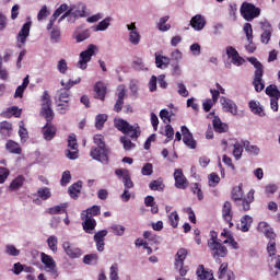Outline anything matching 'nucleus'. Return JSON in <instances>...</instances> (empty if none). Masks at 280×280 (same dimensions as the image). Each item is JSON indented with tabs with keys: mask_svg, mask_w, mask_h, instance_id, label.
Here are the masks:
<instances>
[{
	"mask_svg": "<svg viewBox=\"0 0 280 280\" xmlns=\"http://www.w3.org/2000/svg\"><path fill=\"white\" fill-rule=\"evenodd\" d=\"M222 218L225 222H228L230 229L233 226V206L230 201H225L222 207Z\"/></svg>",
	"mask_w": 280,
	"mask_h": 280,
	"instance_id": "19",
	"label": "nucleus"
},
{
	"mask_svg": "<svg viewBox=\"0 0 280 280\" xmlns=\"http://www.w3.org/2000/svg\"><path fill=\"white\" fill-rule=\"evenodd\" d=\"M42 132L45 141H51V139L56 137V126H54L51 121H47L43 127Z\"/></svg>",
	"mask_w": 280,
	"mask_h": 280,
	"instance_id": "23",
	"label": "nucleus"
},
{
	"mask_svg": "<svg viewBox=\"0 0 280 280\" xmlns=\"http://www.w3.org/2000/svg\"><path fill=\"white\" fill-rule=\"evenodd\" d=\"M173 176L177 189H187V177L183 174V170L176 168Z\"/></svg>",
	"mask_w": 280,
	"mask_h": 280,
	"instance_id": "17",
	"label": "nucleus"
},
{
	"mask_svg": "<svg viewBox=\"0 0 280 280\" xmlns=\"http://www.w3.org/2000/svg\"><path fill=\"white\" fill-rule=\"evenodd\" d=\"M267 253L269 257H275L277 255V242L275 238H269V243L267 245Z\"/></svg>",
	"mask_w": 280,
	"mask_h": 280,
	"instance_id": "56",
	"label": "nucleus"
},
{
	"mask_svg": "<svg viewBox=\"0 0 280 280\" xmlns=\"http://www.w3.org/2000/svg\"><path fill=\"white\" fill-rule=\"evenodd\" d=\"M168 223L173 229H176L178 226V222H180V217L178 215V212L173 211L167 215Z\"/></svg>",
	"mask_w": 280,
	"mask_h": 280,
	"instance_id": "52",
	"label": "nucleus"
},
{
	"mask_svg": "<svg viewBox=\"0 0 280 280\" xmlns=\"http://www.w3.org/2000/svg\"><path fill=\"white\" fill-rule=\"evenodd\" d=\"M257 230L259 233H262L267 240H276L277 234H275V231H272V228H270V224L267 222H259Z\"/></svg>",
	"mask_w": 280,
	"mask_h": 280,
	"instance_id": "21",
	"label": "nucleus"
},
{
	"mask_svg": "<svg viewBox=\"0 0 280 280\" xmlns=\"http://www.w3.org/2000/svg\"><path fill=\"white\" fill-rule=\"evenodd\" d=\"M5 150L10 152V154H21V152H23L19 142H15L14 140L7 141Z\"/></svg>",
	"mask_w": 280,
	"mask_h": 280,
	"instance_id": "31",
	"label": "nucleus"
},
{
	"mask_svg": "<svg viewBox=\"0 0 280 280\" xmlns=\"http://www.w3.org/2000/svg\"><path fill=\"white\" fill-rule=\"evenodd\" d=\"M261 14V10L259 8L255 7L253 3L244 2L241 7V16L245 19V21H253L254 19H257Z\"/></svg>",
	"mask_w": 280,
	"mask_h": 280,
	"instance_id": "7",
	"label": "nucleus"
},
{
	"mask_svg": "<svg viewBox=\"0 0 280 280\" xmlns=\"http://www.w3.org/2000/svg\"><path fill=\"white\" fill-rule=\"evenodd\" d=\"M248 106L254 115H257L258 117H266V112L259 101H249Z\"/></svg>",
	"mask_w": 280,
	"mask_h": 280,
	"instance_id": "26",
	"label": "nucleus"
},
{
	"mask_svg": "<svg viewBox=\"0 0 280 280\" xmlns=\"http://www.w3.org/2000/svg\"><path fill=\"white\" fill-rule=\"evenodd\" d=\"M117 101L114 105V110L119 113L124 107V98L126 97V85H119L117 89Z\"/></svg>",
	"mask_w": 280,
	"mask_h": 280,
	"instance_id": "22",
	"label": "nucleus"
},
{
	"mask_svg": "<svg viewBox=\"0 0 280 280\" xmlns=\"http://www.w3.org/2000/svg\"><path fill=\"white\" fill-rule=\"evenodd\" d=\"M91 158L100 163H108V150L105 147L92 148L90 152Z\"/></svg>",
	"mask_w": 280,
	"mask_h": 280,
	"instance_id": "10",
	"label": "nucleus"
},
{
	"mask_svg": "<svg viewBox=\"0 0 280 280\" xmlns=\"http://www.w3.org/2000/svg\"><path fill=\"white\" fill-rule=\"evenodd\" d=\"M101 208L100 206H93L81 213V220H84L82 223L83 230L85 233H93L95 231V226H97V222L93 219V215H100Z\"/></svg>",
	"mask_w": 280,
	"mask_h": 280,
	"instance_id": "1",
	"label": "nucleus"
},
{
	"mask_svg": "<svg viewBox=\"0 0 280 280\" xmlns=\"http://www.w3.org/2000/svg\"><path fill=\"white\" fill-rule=\"evenodd\" d=\"M110 231H112V233H114V235L121 237L124 235V233H126V226L119 225V224H114L110 226Z\"/></svg>",
	"mask_w": 280,
	"mask_h": 280,
	"instance_id": "59",
	"label": "nucleus"
},
{
	"mask_svg": "<svg viewBox=\"0 0 280 280\" xmlns=\"http://www.w3.org/2000/svg\"><path fill=\"white\" fill-rule=\"evenodd\" d=\"M129 91L133 97H137L139 95V81L132 79L129 82Z\"/></svg>",
	"mask_w": 280,
	"mask_h": 280,
	"instance_id": "60",
	"label": "nucleus"
},
{
	"mask_svg": "<svg viewBox=\"0 0 280 280\" xmlns=\"http://www.w3.org/2000/svg\"><path fill=\"white\" fill-rule=\"evenodd\" d=\"M110 18H105L104 20H102L95 27H94V32H106V30H108V27H110Z\"/></svg>",
	"mask_w": 280,
	"mask_h": 280,
	"instance_id": "45",
	"label": "nucleus"
},
{
	"mask_svg": "<svg viewBox=\"0 0 280 280\" xmlns=\"http://www.w3.org/2000/svg\"><path fill=\"white\" fill-rule=\"evenodd\" d=\"M67 212V203H61L59 206H55L48 209V213L50 215H58L60 213Z\"/></svg>",
	"mask_w": 280,
	"mask_h": 280,
	"instance_id": "47",
	"label": "nucleus"
},
{
	"mask_svg": "<svg viewBox=\"0 0 280 280\" xmlns=\"http://www.w3.org/2000/svg\"><path fill=\"white\" fill-rule=\"evenodd\" d=\"M31 30H32V21H28L25 24H23L20 32L18 33L16 43L20 49L21 47H25V43H27V37L30 36Z\"/></svg>",
	"mask_w": 280,
	"mask_h": 280,
	"instance_id": "9",
	"label": "nucleus"
},
{
	"mask_svg": "<svg viewBox=\"0 0 280 280\" xmlns=\"http://www.w3.org/2000/svg\"><path fill=\"white\" fill-rule=\"evenodd\" d=\"M42 115L45 117L46 121H51L54 119V109H51V96L47 91H44L42 95Z\"/></svg>",
	"mask_w": 280,
	"mask_h": 280,
	"instance_id": "6",
	"label": "nucleus"
},
{
	"mask_svg": "<svg viewBox=\"0 0 280 280\" xmlns=\"http://www.w3.org/2000/svg\"><path fill=\"white\" fill-rule=\"evenodd\" d=\"M108 119V116L106 114H100L95 118V126L96 128H103L104 124H106V120Z\"/></svg>",
	"mask_w": 280,
	"mask_h": 280,
	"instance_id": "64",
	"label": "nucleus"
},
{
	"mask_svg": "<svg viewBox=\"0 0 280 280\" xmlns=\"http://www.w3.org/2000/svg\"><path fill=\"white\" fill-rule=\"evenodd\" d=\"M68 12H70L69 23H75L78 19H84L89 16V10L86 9V4L84 2H78L75 4H71Z\"/></svg>",
	"mask_w": 280,
	"mask_h": 280,
	"instance_id": "4",
	"label": "nucleus"
},
{
	"mask_svg": "<svg viewBox=\"0 0 280 280\" xmlns=\"http://www.w3.org/2000/svg\"><path fill=\"white\" fill-rule=\"evenodd\" d=\"M108 235V231L106 230H102L98 231L95 235H94V242L96 244V249L98 250V253H104V237H106Z\"/></svg>",
	"mask_w": 280,
	"mask_h": 280,
	"instance_id": "24",
	"label": "nucleus"
},
{
	"mask_svg": "<svg viewBox=\"0 0 280 280\" xmlns=\"http://www.w3.org/2000/svg\"><path fill=\"white\" fill-rule=\"evenodd\" d=\"M4 253L9 257H19V255H21V249L16 248L13 244H7L4 246Z\"/></svg>",
	"mask_w": 280,
	"mask_h": 280,
	"instance_id": "41",
	"label": "nucleus"
},
{
	"mask_svg": "<svg viewBox=\"0 0 280 280\" xmlns=\"http://www.w3.org/2000/svg\"><path fill=\"white\" fill-rule=\"evenodd\" d=\"M95 49H97V46L91 44L88 46L86 50H83L79 55V61L77 63L78 69H81L82 71L86 70L89 67V61L95 56Z\"/></svg>",
	"mask_w": 280,
	"mask_h": 280,
	"instance_id": "5",
	"label": "nucleus"
},
{
	"mask_svg": "<svg viewBox=\"0 0 280 280\" xmlns=\"http://www.w3.org/2000/svg\"><path fill=\"white\" fill-rule=\"evenodd\" d=\"M48 248H50L51 253H58V236L50 235L46 241Z\"/></svg>",
	"mask_w": 280,
	"mask_h": 280,
	"instance_id": "42",
	"label": "nucleus"
},
{
	"mask_svg": "<svg viewBox=\"0 0 280 280\" xmlns=\"http://www.w3.org/2000/svg\"><path fill=\"white\" fill-rule=\"evenodd\" d=\"M154 173V166L152 163H145L141 168L142 176H152Z\"/></svg>",
	"mask_w": 280,
	"mask_h": 280,
	"instance_id": "62",
	"label": "nucleus"
},
{
	"mask_svg": "<svg viewBox=\"0 0 280 280\" xmlns=\"http://www.w3.org/2000/svg\"><path fill=\"white\" fill-rule=\"evenodd\" d=\"M243 145L245 148V151L249 154H253L254 156H257L259 154V147L250 144L249 141H243Z\"/></svg>",
	"mask_w": 280,
	"mask_h": 280,
	"instance_id": "51",
	"label": "nucleus"
},
{
	"mask_svg": "<svg viewBox=\"0 0 280 280\" xmlns=\"http://www.w3.org/2000/svg\"><path fill=\"white\" fill-rule=\"evenodd\" d=\"M50 40L56 44L62 40V32L60 31V27L54 26L52 30H50Z\"/></svg>",
	"mask_w": 280,
	"mask_h": 280,
	"instance_id": "35",
	"label": "nucleus"
},
{
	"mask_svg": "<svg viewBox=\"0 0 280 280\" xmlns=\"http://www.w3.org/2000/svg\"><path fill=\"white\" fill-rule=\"evenodd\" d=\"M149 188L151 191H163V189H165V184H163V179L161 178L155 179L149 184Z\"/></svg>",
	"mask_w": 280,
	"mask_h": 280,
	"instance_id": "48",
	"label": "nucleus"
},
{
	"mask_svg": "<svg viewBox=\"0 0 280 280\" xmlns=\"http://www.w3.org/2000/svg\"><path fill=\"white\" fill-rule=\"evenodd\" d=\"M262 34L260 35V40L264 45H268L270 43V38L272 37V25L269 22L261 23Z\"/></svg>",
	"mask_w": 280,
	"mask_h": 280,
	"instance_id": "18",
	"label": "nucleus"
},
{
	"mask_svg": "<svg viewBox=\"0 0 280 280\" xmlns=\"http://www.w3.org/2000/svg\"><path fill=\"white\" fill-rule=\"evenodd\" d=\"M23 183H25V177L20 175L11 182L9 189L11 191H16L23 187Z\"/></svg>",
	"mask_w": 280,
	"mask_h": 280,
	"instance_id": "37",
	"label": "nucleus"
},
{
	"mask_svg": "<svg viewBox=\"0 0 280 280\" xmlns=\"http://www.w3.org/2000/svg\"><path fill=\"white\" fill-rule=\"evenodd\" d=\"M0 132L4 139H8V137H12V124L8 121L0 122Z\"/></svg>",
	"mask_w": 280,
	"mask_h": 280,
	"instance_id": "33",
	"label": "nucleus"
},
{
	"mask_svg": "<svg viewBox=\"0 0 280 280\" xmlns=\"http://www.w3.org/2000/svg\"><path fill=\"white\" fill-rule=\"evenodd\" d=\"M182 135L185 145L190 148V150H196V140H194V136L189 132L187 126H182Z\"/></svg>",
	"mask_w": 280,
	"mask_h": 280,
	"instance_id": "20",
	"label": "nucleus"
},
{
	"mask_svg": "<svg viewBox=\"0 0 280 280\" xmlns=\"http://www.w3.org/2000/svg\"><path fill=\"white\" fill-rule=\"evenodd\" d=\"M155 65L159 69H165L170 65V58L163 55L155 54Z\"/></svg>",
	"mask_w": 280,
	"mask_h": 280,
	"instance_id": "36",
	"label": "nucleus"
},
{
	"mask_svg": "<svg viewBox=\"0 0 280 280\" xmlns=\"http://www.w3.org/2000/svg\"><path fill=\"white\" fill-rule=\"evenodd\" d=\"M248 62L253 65L256 69L254 72L253 86L257 93H261L264 89H266V84L264 83V65L257 60L255 57L247 58Z\"/></svg>",
	"mask_w": 280,
	"mask_h": 280,
	"instance_id": "2",
	"label": "nucleus"
},
{
	"mask_svg": "<svg viewBox=\"0 0 280 280\" xmlns=\"http://www.w3.org/2000/svg\"><path fill=\"white\" fill-rule=\"evenodd\" d=\"M115 127L124 135H129L131 139H139L141 137V128L139 125H130L128 121L117 118L114 121Z\"/></svg>",
	"mask_w": 280,
	"mask_h": 280,
	"instance_id": "3",
	"label": "nucleus"
},
{
	"mask_svg": "<svg viewBox=\"0 0 280 280\" xmlns=\"http://www.w3.org/2000/svg\"><path fill=\"white\" fill-rule=\"evenodd\" d=\"M185 259H187V249L180 248L178 249L175 258V266L178 268V266H183Z\"/></svg>",
	"mask_w": 280,
	"mask_h": 280,
	"instance_id": "40",
	"label": "nucleus"
},
{
	"mask_svg": "<svg viewBox=\"0 0 280 280\" xmlns=\"http://www.w3.org/2000/svg\"><path fill=\"white\" fill-rule=\"evenodd\" d=\"M120 142L124 145V150H127V151L135 150V143H132V141H130V139H128L126 136H122L120 138Z\"/></svg>",
	"mask_w": 280,
	"mask_h": 280,
	"instance_id": "63",
	"label": "nucleus"
},
{
	"mask_svg": "<svg viewBox=\"0 0 280 280\" xmlns=\"http://www.w3.org/2000/svg\"><path fill=\"white\" fill-rule=\"evenodd\" d=\"M97 259H100V257L96 254H90L84 256L83 262L88 266H94L97 264Z\"/></svg>",
	"mask_w": 280,
	"mask_h": 280,
	"instance_id": "58",
	"label": "nucleus"
},
{
	"mask_svg": "<svg viewBox=\"0 0 280 280\" xmlns=\"http://www.w3.org/2000/svg\"><path fill=\"white\" fill-rule=\"evenodd\" d=\"M19 136L20 139L22 141V143H25V141H27V139L30 138L28 133H27V129L25 128V122H23V120H21L19 122Z\"/></svg>",
	"mask_w": 280,
	"mask_h": 280,
	"instance_id": "53",
	"label": "nucleus"
},
{
	"mask_svg": "<svg viewBox=\"0 0 280 280\" xmlns=\"http://www.w3.org/2000/svg\"><path fill=\"white\" fill-rule=\"evenodd\" d=\"M109 280H119V265L114 262L109 268Z\"/></svg>",
	"mask_w": 280,
	"mask_h": 280,
	"instance_id": "54",
	"label": "nucleus"
},
{
	"mask_svg": "<svg viewBox=\"0 0 280 280\" xmlns=\"http://www.w3.org/2000/svg\"><path fill=\"white\" fill-rule=\"evenodd\" d=\"M82 190V182H77L69 187V195L71 198H78V195Z\"/></svg>",
	"mask_w": 280,
	"mask_h": 280,
	"instance_id": "49",
	"label": "nucleus"
},
{
	"mask_svg": "<svg viewBox=\"0 0 280 280\" xmlns=\"http://www.w3.org/2000/svg\"><path fill=\"white\" fill-rule=\"evenodd\" d=\"M55 104L59 115H67V112L71 108V102H59Z\"/></svg>",
	"mask_w": 280,
	"mask_h": 280,
	"instance_id": "46",
	"label": "nucleus"
},
{
	"mask_svg": "<svg viewBox=\"0 0 280 280\" xmlns=\"http://www.w3.org/2000/svg\"><path fill=\"white\" fill-rule=\"evenodd\" d=\"M94 91L96 93L97 100L103 101L104 97H106V84H104V82L98 81L94 86Z\"/></svg>",
	"mask_w": 280,
	"mask_h": 280,
	"instance_id": "32",
	"label": "nucleus"
},
{
	"mask_svg": "<svg viewBox=\"0 0 280 280\" xmlns=\"http://www.w3.org/2000/svg\"><path fill=\"white\" fill-rule=\"evenodd\" d=\"M62 248L66 255L70 257V259H80V257H82V249H80V247L73 246V244L68 241L62 243Z\"/></svg>",
	"mask_w": 280,
	"mask_h": 280,
	"instance_id": "13",
	"label": "nucleus"
},
{
	"mask_svg": "<svg viewBox=\"0 0 280 280\" xmlns=\"http://www.w3.org/2000/svg\"><path fill=\"white\" fill-rule=\"evenodd\" d=\"M255 200V190H249L245 197L242 198V200H238L241 202V207L243 211H249L250 210V203H253Z\"/></svg>",
	"mask_w": 280,
	"mask_h": 280,
	"instance_id": "25",
	"label": "nucleus"
},
{
	"mask_svg": "<svg viewBox=\"0 0 280 280\" xmlns=\"http://www.w3.org/2000/svg\"><path fill=\"white\" fill-rule=\"evenodd\" d=\"M208 247L212 250V257H226L229 250L220 242L208 241Z\"/></svg>",
	"mask_w": 280,
	"mask_h": 280,
	"instance_id": "12",
	"label": "nucleus"
},
{
	"mask_svg": "<svg viewBox=\"0 0 280 280\" xmlns=\"http://www.w3.org/2000/svg\"><path fill=\"white\" fill-rule=\"evenodd\" d=\"M253 225V217L245 214L241 218V225L238 226V230L242 231V233H248L250 231V226Z\"/></svg>",
	"mask_w": 280,
	"mask_h": 280,
	"instance_id": "28",
	"label": "nucleus"
},
{
	"mask_svg": "<svg viewBox=\"0 0 280 280\" xmlns=\"http://www.w3.org/2000/svg\"><path fill=\"white\" fill-rule=\"evenodd\" d=\"M190 26L195 32H202L207 27V18L202 14H196L190 20Z\"/></svg>",
	"mask_w": 280,
	"mask_h": 280,
	"instance_id": "16",
	"label": "nucleus"
},
{
	"mask_svg": "<svg viewBox=\"0 0 280 280\" xmlns=\"http://www.w3.org/2000/svg\"><path fill=\"white\" fill-rule=\"evenodd\" d=\"M242 198H244V190L242 189V184H240L232 189V200L238 202Z\"/></svg>",
	"mask_w": 280,
	"mask_h": 280,
	"instance_id": "44",
	"label": "nucleus"
},
{
	"mask_svg": "<svg viewBox=\"0 0 280 280\" xmlns=\"http://www.w3.org/2000/svg\"><path fill=\"white\" fill-rule=\"evenodd\" d=\"M177 93L180 97H189V90L183 82H177Z\"/></svg>",
	"mask_w": 280,
	"mask_h": 280,
	"instance_id": "61",
	"label": "nucleus"
},
{
	"mask_svg": "<svg viewBox=\"0 0 280 280\" xmlns=\"http://www.w3.org/2000/svg\"><path fill=\"white\" fill-rule=\"evenodd\" d=\"M127 30L129 32V43L131 45H139V43H141V33H139L137 24H135V22L127 24Z\"/></svg>",
	"mask_w": 280,
	"mask_h": 280,
	"instance_id": "15",
	"label": "nucleus"
},
{
	"mask_svg": "<svg viewBox=\"0 0 280 280\" xmlns=\"http://www.w3.org/2000/svg\"><path fill=\"white\" fill-rule=\"evenodd\" d=\"M243 32L246 35L248 43H253V25L250 23H245L243 26Z\"/></svg>",
	"mask_w": 280,
	"mask_h": 280,
	"instance_id": "57",
	"label": "nucleus"
},
{
	"mask_svg": "<svg viewBox=\"0 0 280 280\" xmlns=\"http://www.w3.org/2000/svg\"><path fill=\"white\" fill-rule=\"evenodd\" d=\"M220 104L224 113H230L231 115H234V116L237 115V104L235 103V101L225 96H221Z\"/></svg>",
	"mask_w": 280,
	"mask_h": 280,
	"instance_id": "14",
	"label": "nucleus"
},
{
	"mask_svg": "<svg viewBox=\"0 0 280 280\" xmlns=\"http://www.w3.org/2000/svg\"><path fill=\"white\" fill-rule=\"evenodd\" d=\"M40 261L42 264H44L47 272L51 273L55 277H58V267L56 266V260H54V257L45 253H42Z\"/></svg>",
	"mask_w": 280,
	"mask_h": 280,
	"instance_id": "8",
	"label": "nucleus"
},
{
	"mask_svg": "<svg viewBox=\"0 0 280 280\" xmlns=\"http://www.w3.org/2000/svg\"><path fill=\"white\" fill-rule=\"evenodd\" d=\"M244 153V141L235 142L234 143V150H233V156L236 161H240L242 159V154Z\"/></svg>",
	"mask_w": 280,
	"mask_h": 280,
	"instance_id": "39",
	"label": "nucleus"
},
{
	"mask_svg": "<svg viewBox=\"0 0 280 280\" xmlns=\"http://www.w3.org/2000/svg\"><path fill=\"white\" fill-rule=\"evenodd\" d=\"M266 95L272 98H280V91L275 84H270L265 90Z\"/></svg>",
	"mask_w": 280,
	"mask_h": 280,
	"instance_id": "38",
	"label": "nucleus"
},
{
	"mask_svg": "<svg viewBox=\"0 0 280 280\" xmlns=\"http://www.w3.org/2000/svg\"><path fill=\"white\" fill-rule=\"evenodd\" d=\"M60 102H71V92H69V89L63 88L57 91L55 95V103Z\"/></svg>",
	"mask_w": 280,
	"mask_h": 280,
	"instance_id": "27",
	"label": "nucleus"
},
{
	"mask_svg": "<svg viewBox=\"0 0 280 280\" xmlns=\"http://www.w3.org/2000/svg\"><path fill=\"white\" fill-rule=\"evenodd\" d=\"M22 109L18 106H13L3 112V117H21Z\"/></svg>",
	"mask_w": 280,
	"mask_h": 280,
	"instance_id": "50",
	"label": "nucleus"
},
{
	"mask_svg": "<svg viewBox=\"0 0 280 280\" xmlns=\"http://www.w3.org/2000/svg\"><path fill=\"white\" fill-rule=\"evenodd\" d=\"M213 271L205 269V265H199L196 270V277L198 280H208Z\"/></svg>",
	"mask_w": 280,
	"mask_h": 280,
	"instance_id": "30",
	"label": "nucleus"
},
{
	"mask_svg": "<svg viewBox=\"0 0 280 280\" xmlns=\"http://www.w3.org/2000/svg\"><path fill=\"white\" fill-rule=\"evenodd\" d=\"M212 126L215 132H219L220 135L222 132H226L229 130V126L220 119V117L214 116L212 120Z\"/></svg>",
	"mask_w": 280,
	"mask_h": 280,
	"instance_id": "29",
	"label": "nucleus"
},
{
	"mask_svg": "<svg viewBox=\"0 0 280 280\" xmlns=\"http://www.w3.org/2000/svg\"><path fill=\"white\" fill-rule=\"evenodd\" d=\"M28 85H30V75H26L23 79V83L16 88L14 97H23V93H25V90L27 89Z\"/></svg>",
	"mask_w": 280,
	"mask_h": 280,
	"instance_id": "34",
	"label": "nucleus"
},
{
	"mask_svg": "<svg viewBox=\"0 0 280 280\" xmlns=\"http://www.w3.org/2000/svg\"><path fill=\"white\" fill-rule=\"evenodd\" d=\"M167 21H170V16L167 15L160 19L158 23V30H160V32H170L172 25L167 24Z\"/></svg>",
	"mask_w": 280,
	"mask_h": 280,
	"instance_id": "43",
	"label": "nucleus"
},
{
	"mask_svg": "<svg viewBox=\"0 0 280 280\" xmlns=\"http://www.w3.org/2000/svg\"><path fill=\"white\" fill-rule=\"evenodd\" d=\"M225 54L228 58L231 60V63L235 67H242V65L246 62V60L242 58V56H240V52L233 46H228L225 48Z\"/></svg>",
	"mask_w": 280,
	"mask_h": 280,
	"instance_id": "11",
	"label": "nucleus"
},
{
	"mask_svg": "<svg viewBox=\"0 0 280 280\" xmlns=\"http://www.w3.org/2000/svg\"><path fill=\"white\" fill-rule=\"evenodd\" d=\"M37 196L42 200H49V198H51V189L47 187H42L37 190Z\"/></svg>",
	"mask_w": 280,
	"mask_h": 280,
	"instance_id": "55",
	"label": "nucleus"
}]
</instances>
